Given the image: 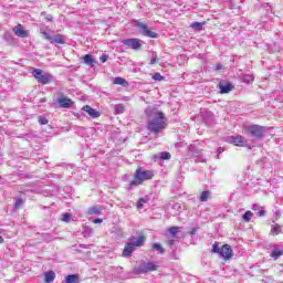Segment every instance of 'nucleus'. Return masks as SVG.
I'll return each mask as SVG.
<instances>
[{"label": "nucleus", "mask_w": 283, "mask_h": 283, "mask_svg": "<svg viewBox=\"0 0 283 283\" xmlns=\"http://www.w3.org/2000/svg\"><path fill=\"white\" fill-rule=\"evenodd\" d=\"M147 127L149 132H153V134L163 132V129L167 127V119L165 118V114L160 112L155 113L148 120Z\"/></svg>", "instance_id": "obj_1"}, {"label": "nucleus", "mask_w": 283, "mask_h": 283, "mask_svg": "<svg viewBox=\"0 0 283 283\" xmlns=\"http://www.w3.org/2000/svg\"><path fill=\"white\" fill-rule=\"evenodd\" d=\"M154 178V172L151 170H143L138 168L134 175V180L129 184V189H134V187H138L145 180H151Z\"/></svg>", "instance_id": "obj_2"}, {"label": "nucleus", "mask_w": 283, "mask_h": 283, "mask_svg": "<svg viewBox=\"0 0 283 283\" xmlns=\"http://www.w3.org/2000/svg\"><path fill=\"white\" fill-rule=\"evenodd\" d=\"M31 74L34 76L38 83H41V85H50V83L54 81V75L43 72L41 69H33Z\"/></svg>", "instance_id": "obj_3"}, {"label": "nucleus", "mask_w": 283, "mask_h": 283, "mask_svg": "<svg viewBox=\"0 0 283 283\" xmlns=\"http://www.w3.org/2000/svg\"><path fill=\"white\" fill-rule=\"evenodd\" d=\"M134 28H138L144 36H148V39H158V33L149 30V27L139 20H133Z\"/></svg>", "instance_id": "obj_4"}, {"label": "nucleus", "mask_w": 283, "mask_h": 283, "mask_svg": "<svg viewBox=\"0 0 283 283\" xmlns=\"http://www.w3.org/2000/svg\"><path fill=\"white\" fill-rule=\"evenodd\" d=\"M247 132H249V134H251L253 138H256V140H262V138H264V134L266 129L264 128V126L254 124V125L247 126Z\"/></svg>", "instance_id": "obj_5"}, {"label": "nucleus", "mask_w": 283, "mask_h": 283, "mask_svg": "<svg viewBox=\"0 0 283 283\" xmlns=\"http://www.w3.org/2000/svg\"><path fill=\"white\" fill-rule=\"evenodd\" d=\"M158 264L155 262H144L139 264L137 273H151V271H157Z\"/></svg>", "instance_id": "obj_6"}, {"label": "nucleus", "mask_w": 283, "mask_h": 283, "mask_svg": "<svg viewBox=\"0 0 283 283\" xmlns=\"http://www.w3.org/2000/svg\"><path fill=\"white\" fill-rule=\"evenodd\" d=\"M122 43L127 48H132V50H140V48H143V44H140V40L138 39H126L123 40Z\"/></svg>", "instance_id": "obj_7"}, {"label": "nucleus", "mask_w": 283, "mask_h": 283, "mask_svg": "<svg viewBox=\"0 0 283 283\" xmlns=\"http://www.w3.org/2000/svg\"><path fill=\"white\" fill-rule=\"evenodd\" d=\"M13 32L15 36H19L20 39H28L30 36V32L25 29H23L22 24H18L13 28Z\"/></svg>", "instance_id": "obj_8"}, {"label": "nucleus", "mask_w": 283, "mask_h": 283, "mask_svg": "<svg viewBox=\"0 0 283 283\" xmlns=\"http://www.w3.org/2000/svg\"><path fill=\"white\" fill-rule=\"evenodd\" d=\"M229 140L230 143H232V145H235L237 147H244L247 145V138L241 135L231 136L229 137Z\"/></svg>", "instance_id": "obj_9"}, {"label": "nucleus", "mask_w": 283, "mask_h": 283, "mask_svg": "<svg viewBox=\"0 0 283 283\" xmlns=\"http://www.w3.org/2000/svg\"><path fill=\"white\" fill-rule=\"evenodd\" d=\"M220 255H221V258H223L224 260H229L230 258H233V250L231 249V245L224 244V245L221 248Z\"/></svg>", "instance_id": "obj_10"}, {"label": "nucleus", "mask_w": 283, "mask_h": 283, "mask_svg": "<svg viewBox=\"0 0 283 283\" xmlns=\"http://www.w3.org/2000/svg\"><path fill=\"white\" fill-rule=\"evenodd\" d=\"M82 109H83V112L88 114L91 116V118H98L101 116V113L98 111L92 108V106H90V105L83 106Z\"/></svg>", "instance_id": "obj_11"}, {"label": "nucleus", "mask_w": 283, "mask_h": 283, "mask_svg": "<svg viewBox=\"0 0 283 283\" xmlns=\"http://www.w3.org/2000/svg\"><path fill=\"white\" fill-rule=\"evenodd\" d=\"M57 103L60 105V107H63L64 109H70V107H72V99L67 98V97H62L57 99Z\"/></svg>", "instance_id": "obj_12"}, {"label": "nucleus", "mask_w": 283, "mask_h": 283, "mask_svg": "<svg viewBox=\"0 0 283 283\" xmlns=\"http://www.w3.org/2000/svg\"><path fill=\"white\" fill-rule=\"evenodd\" d=\"M130 244H133V247H143L145 244V237L144 235H139V237H132L130 239Z\"/></svg>", "instance_id": "obj_13"}, {"label": "nucleus", "mask_w": 283, "mask_h": 283, "mask_svg": "<svg viewBox=\"0 0 283 283\" xmlns=\"http://www.w3.org/2000/svg\"><path fill=\"white\" fill-rule=\"evenodd\" d=\"M136 250V248L133 245V243H126L124 251H123V258H130L132 253H134V251Z\"/></svg>", "instance_id": "obj_14"}, {"label": "nucleus", "mask_w": 283, "mask_h": 283, "mask_svg": "<svg viewBox=\"0 0 283 283\" xmlns=\"http://www.w3.org/2000/svg\"><path fill=\"white\" fill-rule=\"evenodd\" d=\"M101 213H103V207L101 206H93L87 210L88 216H101Z\"/></svg>", "instance_id": "obj_15"}, {"label": "nucleus", "mask_w": 283, "mask_h": 283, "mask_svg": "<svg viewBox=\"0 0 283 283\" xmlns=\"http://www.w3.org/2000/svg\"><path fill=\"white\" fill-rule=\"evenodd\" d=\"M57 43L59 45H65V35L56 34L54 38H51V44Z\"/></svg>", "instance_id": "obj_16"}, {"label": "nucleus", "mask_w": 283, "mask_h": 283, "mask_svg": "<svg viewBox=\"0 0 283 283\" xmlns=\"http://www.w3.org/2000/svg\"><path fill=\"white\" fill-rule=\"evenodd\" d=\"M56 279V273L54 271H49L44 274V282L52 283Z\"/></svg>", "instance_id": "obj_17"}, {"label": "nucleus", "mask_w": 283, "mask_h": 283, "mask_svg": "<svg viewBox=\"0 0 283 283\" xmlns=\"http://www.w3.org/2000/svg\"><path fill=\"white\" fill-rule=\"evenodd\" d=\"M83 60H84V63H85L86 65H88L90 67H94V65H95V63H96V61L94 60V57H92L91 54L84 55Z\"/></svg>", "instance_id": "obj_18"}, {"label": "nucleus", "mask_w": 283, "mask_h": 283, "mask_svg": "<svg viewBox=\"0 0 283 283\" xmlns=\"http://www.w3.org/2000/svg\"><path fill=\"white\" fill-rule=\"evenodd\" d=\"M282 255H283V250H280V248H277V245H275L271 253V258H273V260H279L280 256H282Z\"/></svg>", "instance_id": "obj_19"}, {"label": "nucleus", "mask_w": 283, "mask_h": 283, "mask_svg": "<svg viewBox=\"0 0 283 283\" xmlns=\"http://www.w3.org/2000/svg\"><path fill=\"white\" fill-rule=\"evenodd\" d=\"M209 198H211V191L205 190L201 192L199 200H200V202H207V200H209Z\"/></svg>", "instance_id": "obj_20"}, {"label": "nucleus", "mask_w": 283, "mask_h": 283, "mask_svg": "<svg viewBox=\"0 0 283 283\" xmlns=\"http://www.w3.org/2000/svg\"><path fill=\"white\" fill-rule=\"evenodd\" d=\"M114 83H115V85H122L123 87H127V85H129L127 80H125L123 77H115Z\"/></svg>", "instance_id": "obj_21"}, {"label": "nucleus", "mask_w": 283, "mask_h": 283, "mask_svg": "<svg viewBox=\"0 0 283 283\" xmlns=\"http://www.w3.org/2000/svg\"><path fill=\"white\" fill-rule=\"evenodd\" d=\"M231 90H233V85L231 84L220 85V94H229Z\"/></svg>", "instance_id": "obj_22"}, {"label": "nucleus", "mask_w": 283, "mask_h": 283, "mask_svg": "<svg viewBox=\"0 0 283 283\" xmlns=\"http://www.w3.org/2000/svg\"><path fill=\"white\" fill-rule=\"evenodd\" d=\"M157 158H160V160H170L171 154H169L168 151H163L157 155Z\"/></svg>", "instance_id": "obj_23"}, {"label": "nucleus", "mask_w": 283, "mask_h": 283, "mask_svg": "<svg viewBox=\"0 0 283 283\" xmlns=\"http://www.w3.org/2000/svg\"><path fill=\"white\" fill-rule=\"evenodd\" d=\"M251 218H253V212H251V210L245 211L242 216L244 222H251Z\"/></svg>", "instance_id": "obj_24"}, {"label": "nucleus", "mask_w": 283, "mask_h": 283, "mask_svg": "<svg viewBox=\"0 0 283 283\" xmlns=\"http://www.w3.org/2000/svg\"><path fill=\"white\" fill-rule=\"evenodd\" d=\"M77 281H78V276L75 274H70L65 279L66 283H76Z\"/></svg>", "instance_id": "obj_25"}, {"label": "nucleus", "mask_w": 283, "mask_h": 283, "mask_svg": "<svg viewBox=\"0 0 283 283\" xmlns=\"http://www.w3.org/2000/svg\"><path fill=\"white\" fill-rule=\"evenodd\" d=\"M242 81H243V83H248V85H249V84L253 83L254 77L251 74H245V75H243Z\"/></svg>", "instance_id": "obj_26"}, {"label": "nucleus", "mask_w": 283, "mask_h": 283, "mask_svg": "<svg viewBox=\"0 0 283 283\" xmlns=\"http://www.w3.org/2000/svg\"><path fill=\"white\" fill-rule=\"evenodd\" d=\"M40 33L42 34V38L45 39V41H50V43L52 42V35H50V33H48L45 30L41 29Z\"/></svg>", "instance_id": "obj_27"}, {"label": "nucleus", "mask_w": 283, "mask_h": 283, "mask_svg": "<svg viewBox=\"0 0 283 283\" xmlns=\"http://www.w3.org/2000/svg\"><path fill=\"white\" fill-rule=\"evenodd\" d=\"M170 235H172V238H176V234L180 231L179 227H171L168 229Z\"/></svg>", "instance_id": "obj_28"}, {"label": "nucleus", "mask_w": 283, "mask_h": 283, "mask_svg": "<svg viewBox=\"0 0 283 283\" xmlns=\"http://www.w3.org/2000/svg\"><path fill=\"white\" fill-rule=\"evenodd\" d=\"M205 25V23L201 22H193L191 24V28H193V30H197L198 32H200V30H202V27Z\"/></svg>", "instance_id": "obj_29"}, {"label": "nucleus", "mask_w": 283, "mask_h": 283, "mask_svg": "<svg viewBox=\"0 0 283 283\" xmlns=\"http://www.w3.org/2000/svg\"><path fill=\"white\" fill-rule=\"evenodd\" d=\"M157 61H158V53L151 52V60L149 62V65H156Z\"/></svg>", "instance_id": "obj_30"}, {"label": "nucleus", "mask_w": 283, "mask_h": 283, "mask_svg": "<svg viewBox=\"0 0 283 283\" xmlns=\"http://www.w3.org/2000/svg\"><path fill=\"white\" fill-rule=\"evenodd\" d=\"M116 114H123L125 112V106L123 104L115 105Z\"/></svg>", "instance_id": "obj_31"}, {"label": "nucleus", "mask_w": 283, "mask_h": 283, "mask_svg": "<svg viewBox=\"0 0 283 283\" xmlns=\"http://www.w3.org/2000/svg\"><path fill=\"white\" fill-rule=\"evenodd\" d=\"M153 249L155 251H158L159 253H165V249L163 248V245H160V243H154Z\"/></svg>", "instance_id": "obj_32"}, {"label": "nucleus", "mask_w": 283, "mask_h": 283, "mask_svg": "<svg viewBox=\"0 0 283 283\" xmlns=\"http://www.w3.org/2000/svg\"><path fill=\"white\" fill-rule=\"evenodd\" d=\"M154 81H165V76H163L160 73H155L153 75Z\"/></svg>", "instance_id": "obj_33"}, {"label": "nucleus", "mask_w": 283, "mask_h": 283, "mask_svg": "<svg viewBox=\"0 0 283 283\" xmlns=\"http://www.w3.org/2000/svg\"><path fill=\"white\" fill-rule=\"evenodd\" d=\"M38 122L40 125H48L49 120L45 118V116H39Z\"/></svg>", "instance_id": "obj_34"}, {"label": "nucleus", "mask_w": 283, "mask_h": 283, "mask_svg": "<svg viewBox=\"0 0 283 283\" xmlns=\"http://www.w3.org/2000/svg\"><path fill=\"white\" fill-rule=\"evenodd\" d=\"M70 220H72V214L66 212L62 216V222H70Z\"/></svg>", "instance_id": "obj_35"}, {"label": "nucleus", "mask_w": 283, "mask_h": 283, "mask_svg": "<svg viewBox=\"0 0 283 283\" xmlns=\"http://www.w3.org/2000/svg\"><path fill=\"white\" fill-rule=\"evenodd\" d=\"M272 233H274V235H279L280 234V226L279 224H275V226H272Z\"/></svg>", "instance_id": "obj_36"}, {"label": "nucleus", "mask_w": 283, "mask_h": 283, "mask_svg": "<svg viewBox=\"0 0 283 283\" xmlns=\"http://www.w3.org/2000/svg\"><path fill=\"white\" fill-rule=\"evenodd\" d=\"M23 200L21 198L15 199L14 209H21Z\"/></svg>", "instance_id": "obj_37"}, {"label": "nucleus", "mask_w": 283, "mask_h": 283, "mask_svg": "<svg viewBox=\"0 0 283 283\" xmlns=\"http://www.w3.org/2000/svg\"><path fill=\"white\" fill-rule=\"evenodd\" d=\"M221 251H222V248L218 247V244L212 245V253H219L220 255Z\"/></svg>", "instance_id": "obj_38"}, {"label": "nucleus", "mask_w": 283, "mask_h": 283, "mask_svg": "<svg viewBox=\"0 0 283 283\" xmlns=\"http://www.w3.org/2000/svg\"><path fill=\"white\" fill-rule=\"evenodd\" d=\"M145 202H147L145 199L140 198L138 201H137V209H143Z\"/></svg>", "instance_id": "obj_39"}, {"label": "nucleus", "mask_w": 283, "mask_h": 283, "mask_svg": "<svg viewBox=\"0 0 283 283\" xmlns=\"http://www.w3.org/2000/svg\"><path fill=\"white\" fill-rule=\"evenodd\" d=\"M107 59H109V55L103 54V55L99 57V61H101V63H107Z\"/></svg>", "instance_id": "obj_40"}, {"label": "nucleus", "mask_w": 283, "mask_h": 283, "mask_svg": "<svg viewBox=\"0 0 283 283\" xmlns=\"http://www.w3.org/2000/svg\"><path fill=\"white\" fill-rule=\"evenodd\" d=\"M213 70H214L216 72H219V70H222V64H216V65L213 66Z\"/></svg>", "instance_id": "obj_41"}, {"label": "nucleus", "mask_w": 283, "mask_h": 283, "mask_svg": "<svg viewBox=\"0 0 283 283\" xmlns=\"http://www.w3.org/2000/svg\"><path fill=\"white\" fill-rule=\"evenodd\" d=\"M258 216H259L260 218H262V217L266 216V211L260 210V211L258 212Z\"/></svg>", "instance_id": "obj_42"}, {"label": "nucleus", "mask_w": 283, "mask_h": 283, "mask_svg": "<svg viewBox=\"0 0 283 283\" xmlns=\"http://www.w3.org/2000/svg\"><path fill=\"white\" fill-rule=\"evenodd\" d=\"M93 222L94 224H101V222H103V219L97 218V219H94Z\"/></svg>", "instance_id": "obj_43"}, {"label": "nucleus", "mask_w": 283, "mask_h": 283, "mask_svg": "<svg viewBox=\"0 0 283 283\" xmlns=\"http://www.w3.org/2000/svg\"><path fill=\"white\" fill-rule=\"evenodd\" d=\"M174 243H175L174 239H171V240L168 241V245H169V247H174Z\"/></svg>", "instance_id": "obj_44"}, {"label": "nucleus", "mask_w": 283, "mask_h": 283, "mask_svg": "<svg viewBox=\"0 0 283 283\" xmlns=\"http://www.w3.org/2000/svg\"><path fill=\"white\" fill-rule=\"evenodd\" d=\"M196 163H205V158H197Z\"/></svg>", "instance_id": "obj_45"}, {"label": "nucleus", "mask_w": 283, "mask_h": 283, "mask_svg": "<svg viewBox=\"0 0 283 283\" xmlns=\"http://www.w3.org/2000/svg\"><path fill=\"white\" fill-rule=\"evenodd\" d=\"M45 19H46V21H52V15L49 14L45 17Z\"/></svg>", "instance_id": "obj_46"}, {"label": "nucleus", "mask_w": 283, "mask_h": 283, "mask_svg": "<svg viewBox=\"0 0 283 283\" xmlns=\"http://www.w3.org/2000/svg\"><path fill=\"white\" fill-rule=\"evenodd\" d=\"M190 234H191V235H196V228H193V229L190 231Z\"/></svg>", "instance_id": "obj_47"}, {"label": "nucleus", "mask_w": 283, "mask_h": 283, "mask_svg": "<svg viewBox=\"0 0 283 283\" xmlns=\"http://www.w3.org/2000/svg\"><path fill=\"white\" fill-rule=\"evenodd\" d=\"M258 205H253V207H252V209H253V211H258Z\"/></svg>", "instance_id": "obj_48"}, {"label": "nucleus", "mask_w": 283, "mask_h": 283, "mask_svg": "<svg viewBox=\"0 0 283 283\" xmlns=\"http://www.w3.org/2000/svg\"><path fill=\"white\" fill-rule=\"evenodd\" d=\"M0 244H3V237L0 235Z\"/></svg>", "instance_id": "obj_49"}, {"label": "nucleus", "mask_w": 283, "mask_h": 283, "mask_svg": "<svg viewBox=\"0 0 283 283\" xmlns=\"http://www.w3.org/2000/svg\"><path fill=\"white\" fill-rule=\"evenodd\" d=\"M41 17H45V12H42V13H41Z\"/></svg>", "instance_id": "obj_50"}, {"label": "nucleus", "mask_w": 283, "mask_h": 283, "mask_svg": "<svg viewBox=\"0 0 283 283\" xmlns=\"http://www.w3.org/2000/svg\"><path fill=\"white\" fill-rule=\"evenodd\" d=\"M219 154H222V149H219Z\"/></svg>", "instance_id": "obj_51"}, {"label": "nucleus", "mask_w": 283, "mask_h": 283, "mask_svg": "<svg viewBox=\"0 0 283 283\" xmlns=\"http://www.w3.org/2000/svg\"><path fill=\"white\" fill-rule=\"evenodd\" d=\"M276 216H280V212H276Z\"/></svg>", "instance_id": "obj_52"}]
</instances>
